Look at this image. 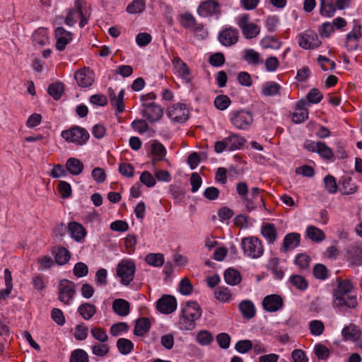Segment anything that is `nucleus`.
<instances>
[{"instance_id": "11", "label": "nucleus", "mask_w": 362, "mask_h": 362, "mask_svg": "<svg viewBox=\"0 0 362 362\" xmlns=\"http://www.w3.org/2000/svg\"><path fill=\"white\" fill-rule=\"evenodd\" d=\"M239 39V32L237 28L228 26L223 28L218 35L219 42L226 47L235 45Z\"/></svg>"}, {"instance_id": "51", "label": "nucleus", "mask_w": 362, "mask_h": 362, "mask_svg": "<svg viewBox=\"0 0 362 362\" xmlns=\"http://www.w3.org/2000/svg\"><path fill=\"white\" fill-rule=\"evenodd\" d=\"M324 185L326 190L330 194H335L337 192L338 186L334 176L328 175L324 178Z\"/></svg>"}, {"instance_id": "12", "label": "nucleus", "mask_w": 362, "mask_h": 362, "mask_svg": "<svg viewBox=\"0 0 362 362\" xmlns=\"http://www.w3.org/2000/svg\"><path fill=\"white\" fill-rule=\"evenodd\" d=\"M142 115L151 122L159 121L163 115V108L155 103H147L143 105Z\"/></svg>"}, {"instance_id": "43", "label": "nucleus", "mask_w": 362, "mask_h": 362, "mask_svg": "<svg viewBox=\"0 0 362 362\" xmlns=\"http://www.w3.org/2000/svg\"><path fill=\"white\" fill-rule=\"evenodd\" d=\"M117 347L121 354L127 355L134 349V344L128 339L120 338L117 341Z\"/></svg>"}, {"instance_id": "44", "label": "nucleus", "mask_w": 362, "mask_h": 362, "mask_svg": "<svg viewBox=\"0 0 362 362\" xmlns=\"http://www.w3.org/2000/svg\"><path fill=\"white\" fill-rule=\"evenodd\" d=\"M243 59L248 64L255 65L262 62V60L260 59L259 54L252 49H247L245 50Z\"/></svg>"}, {"instance_id": "57", "label": "nucleus", "mask_w": 362, "mask_h": 362, "mask_svg": "<svg viewBox=\"0 0 362 362\" xmlns=\"http://www.w3.org/2000/svg\"><path fill=\"white\" fill-rule=\"evenodd\" d=\"M88 329L84 324L77 325L74 329V337L76 340H85L88 337Z\"/></svg>"}, {"instance_id": "62", "label": "nucleus", "mask_w": 362, "mask_h": 362, "mask_svg": "<svg viewBox=\"0 0 362 362\" xmlns=\"http://www.w3.org/2000/svg\"><path fill=\"white\" fill-rule=\"evenodd\" d=\"M313 274L317 279L323 280L327 277L328 270L325 265L317 264L313 269Z\"/></svg>"}, {"instance_id": "21", "label": "nucleus", "mask_w": 362, "mask_h": 362, "mask_svg": "<svg viewBox=\"0 0 362 362\" xmlns=\"http://www.w3.org/2000/svg\"><path fill=\"white\" fill-rule=\"evenodd\" d=\"M75 79L81 87H89L94 81L93 71L89 69L84 68L76 72Z\"/></svg>"}, {"instance_id": "40", "label": "nucleus", "mask_w": 362, "mask_h": 362, "mask_svg": "<svg viewBox=\"0 0 362 362\" xmlns=\"http://www.w3.org/2000/svg\"><path fill=\"white\" fill-rule=\"evenodd\" d=\"M280 89L281 86L278 83L273 81L267 82L262 86V94L267 97L276 95L279 94Z\"/></svg>"}, {"instance_id": "6", "label": "nucleus", "mask_w": 362, "mask_h": 362, "mask_svg": "<svg viewBox=\"0 0 362 362\" xmlns=\"http://www.w3.org/2000/svg\"><path fill=\"white\" fill-rule=\"evenodd\" d=\"M197 13L202 17H215L218 19L221 14V5L216 0H206L200 3Z\"/></svg>"}, {"instance_id": "9", "label": "nucleus", "mask_w": 362, "mask_h": 362, "mask_svg": "<svg viewBox=\"0 0 362 362\" xmlns=\"http://www.w3.org/2000/svg\"><path fill=\"white\" fill-rule=\"evenodd\" d=\"M230 122L238 129H247L253 123L252 114L246 110L233 112Z\"/></svg>"}, {"instance_id": "32", "label": "nucleus", "mask_w": 362, "mask_h": 362, "mask_svg": "<svg viewBox=\"0 0 362 362\" xmlns=\"http://www.w3.org/2000/svg\"><path fill=\"white\" fill-rule=\"evenodd\" d=\"M151 322L146 317H141L136 321L134 334L136 336H143L148 332Z\"/></svg>"}, {"instance_id": "61", "label": "nucleus", "mask_w": 362, "mask_h": 362, "mask_svg": "<svg viewBox=\"0 0 362 362\" xmlns=\"http://www.w3.org/2000/svg\"><path fill=\"white\" fill-rule=\"evenodd\" d=\"M317 62H319L322 69L324 71L333 70L336 66L334 62L321 55L318 57Z\"/></svg>"}, {"instance_id": "1", "label": "nucleus", "mask_w": 362, "mask_h": 362, "mask_svg": "<svg viewBox=\"0 0 362 362\" xmlns=\"http://www.w3.org/2000/svg\"><path fill=\"white\" fill-rule=\"evenodd\" d=\"M202 309L196 302H187L182 310V317L180 320V328L185 330H192L195 327V321L200 318Z\"/></svg>"}, {"instance_id": "59", "label": "nucleus", "mask_w": 362, "mask_h": 362, "mask_svg": "<svg viewBox=\"0 0 362 362\" xmlns=\"http://www.w3.org/2000/svg\"><path fill=\"white\" fill-rule=\"evenodd\" d=\"M129 325L126 322H118L112 325L110 334L114 337H117L122 332H127Z\"/></svg>"}, {"instance_id": "18", "label": "nucleus", "mask_w": 362, "mask_h": 362, "mask_svg": "<svg viewBox=\"0 0 362 362\" xmlns=\"http://www.w3.org/2000/svg\"><path fill=\"white\" fill-rule=\"evenodd\" d=\"M111 105L116 110L117 113H122L124 110V90L122 89L117 95L115 94L112 88L107 90Z\"/></svg>"}, {"instance_id": "25", "label": "nucleus", "mask_w": 362, "mask_h": 362, "mask_svg": "<svg viewBox=\"0 0 362 362\" xmlns=\"http://www.w3.org/2000/svg\"><path fill=\"white\" fill-rule=\"evenodd\" d=\"M342 336L345 340L357 341L359 340L361 332L354 324H349L342 329Z\"/></svg>"}, {"instance_id": "60", "label": "nucleus", "mask_w": 362, "mask_h": 362, "mask_svg": "<svg viewBox=\"0 0 362 362\" xmlns=\"http://www.w3.org/2000/svg\"><path fill=\"white\" fill-rule=\"evenodd\" d=\"M253 347V344L250 340H241L236 343L235 348V349L241 353L245 354L252 349Z\"/></svg>"}, {"instance_id": "56", "label": "nucleus", "mask_w": 362, "mask_h": 362, "mask_svg": "<svg viewBox=\"0 0 362 362\" xmlns=\"http://www.w3.org/2000/svg\"><path fill=\"white\" fill-rule=\"evenodd\" d=\"M197 341L202 346L210 344L213 341L211 334L208 331H200L197 335Z\"/></svg>"}, {"instance_id": "29", "label": "nucleus", "mask_w": 362, "mask_h": 362, "mask_svg": "<svg viewBox=\"0 0 362 362\" xmlns=\"http://www.w3.org/2000/svg\"><path fill=\"white\" fill-rule=\"evenodd\" d=\"M260 189L258 187H253L251 189L250 194L247 195L242 202L248 211L256 209L255 201L259 198Z\"/></svg>"}, {"instance_id": "14", "label": "nucleus", "mask_w": 362, "mask_h": 362, "mask_svg": "<svg viewBox=\"0 0 362 362\" xmlns=\"http://www.w3.org/2000/svg\"><path fill=\"white\" fill-rule=\"evenodd\" d=\"M167 113L169 118L174 122H184L188 117V110L184 104L173 105L168 108Z\"/></svg>"}, {"instance_id": "24", "label": "nucleus", "mask_w": 362, "mask_h": 362, "mask_svg": "<svg viewBox=\"0 0 362 362\" xmlns=\"http://www.w3.org/2000/svg\"><path fill=\"white\" fill-rule=\"evenodd\" d=\"M300 240V235L296 233L286 235L284 239L283 245L281 248L282 252H286L298 246Z\"/></svg>"}, {"instance_id": "41", "label": "nucleus", "mask_w": 362, "mask_h": 362, "mask_svg": "<svg viewBox=\"0 0 362 362\" xmlns=\"http://www.w3.org/2000/svg\"><path fill=\"white\" fill-rule=\"evenodd\" d=\"M239 308L244 317L250 319L255 315V309L253 303L250 300H243L239 305Z\"/></svg>"}, {"instance_id": "30", "label": "nucleus", "mask_w": 362, "mask_h": 362, "mask_svg": "<svg viewBox=\"0 0 362 362\" xmlns=\"http://www.w3.org/2000/svg\"><path fill=\"white\" fill-rule=\"evenodd\" d=\"M261 233L269 243H274L277 238V231L275 226L267 223L262 227Z\"/></svg>"}, {"instance_id": "5", "label": "nucleus", "mask_w": 362, "mask_h": 362, "mask_svg": "<svg viewBox=\"0 0 362 362\" xmlns=\"http://www.w3.org/2000/svg\"><path fill=\"white\" fill-rule=\"evenodd\" d=\"M85 3L82 0H75L74 8L70 9L67 16L65 18V23L69 26H73L80 18L79 25L81 28L84 27L87 23L89 18V15L87 16L83 12V6Z\"/></svg>"}, {"instance_id": "7", "label": "nucleus", "mask_w": 362, "mask_h": 362, "mask_svg": "<svg viewBox=\"0 0 362 362\" xmlns=\"http://www.w3.org/2000/svg\"><path fill=\"white\" fill-rule=\"evenodd\" d=\"M136 267L132 260L123 259L117 265V274L124 285H129L134 279Z\"/></svg>"}, {"instance_id": "50", "label": "nucleus", "mask_w": 362, "mask_h": 362, "mask_svg": "<svg viewBox=\"0 0 362 362\" xmlns=\"http://www.w3.org/2000/svg\"><path fill=\"white\" fill-rule=\"evenodd\" d=\"M309 329L313 335L320 336L324 332V323L317 320H312L309 322Z\"/></svg>"}, {"instance_id": "49", "label": "nucleus", "mask_w": 362, "mask_h": 362, "mask_svg": "<svg viewBox=\"0 0 362 362\" xmlns=\"http://www.w3.org/2000/svg\"><path fill=\"white\" fill-rule=\"evenodd\" d=\"M69 362H89L88 354L83 349H76L71 353Z\"/></svg>"}, {"instance_id": "52", "label": "nucleus", "mask_w": 362, "mask_h": 362, "mask_svg": "<svg viewBox=\"0 0 362 362\" xmlns=\"http://www.w3.org/2000/svg\"><path fill=\"white\" fill-rule=\"evenodd\" d=\"M352 288V284L349 281H341L339 283L337 288L334 293V296L336 297L344 293H351Z\"/></svg>"}, {"instance_id": "4", "label": "nucleus", "mask_w": 362, "mask_h": 362, "mask_svg": "<svg viewBox=\"0 0 362 362\" xmlns=\"http://www.w3.org/2000/svg\"><path fill=\"white\" fill-rule=\"evenodd\" d=\"M241 246L244 254L251 258H259L264 252L262 241L254 236L243 238Z\"/></svg>"}, {"instance_id": "53", "label": "nucleus", "mask_w": 362, "mask_h": 362, "mask_svg": "<svg viewBox=\"0 0 362 362\" xmlns=\"http://www.w3.org/2000/svg\"><path fill=\"white\" fill-rule=\"evenodd\" d=\"M290 282L296 288L303 291L308 287V282L304 277L300 275H293L290 278Z\"/></svg>"}, {"instance_id": "3", "label": "nucleus", "mask_w": 362, "mask_h": 362, "mask_svg": "<svg viewBox=\"0 0 362 362\" xmlns=\"http://www.w3.org/2000/svg\"><path fill=\"white\" fill-rule=\"evenodd\" d=\"M61 135L67 142H71L78 146L85 144L90 137L89 133L86 129L78 126L62 131Z\"/></svg>"}, {"instance_id": "16", "label": "nucleus", "mask_w": 362, "mask_h": 362, "mask_svg": "<svg viewBox=\"0 0 362 362\" xmlns=\"http://www.w3.org/2000/svg\"><path fill=\"white\" fill-rule=\"evenodd\" d=\"M54 36L57 40L55 47L59 51L64 50L66 45L71 42L73 39V34L62 27H58L55 29Z\"/></svg>"}, {"instance_id": "22", "label": "nucleus", "mask_w": 362, "mask_h": 362, "mask_svg": "<svg viewBox=\"0 0 362 362\" xmlns=\"http://www.w3.org/2000/svg\"><path fill=\"white\" fill-rule=\"evenodd\" d=\"M354 26L351 32L347 34L346 46L348 49H354L358 46V41L361 37V25L354 21Z\"/></svg>"}, {"instance_id": "15", "label": "nucleus", "mask_w": 362, "mask_h": 362, "mask_svg": "<svg viewBox=\"0 0 362 362\" xmlns=\"http://www.w3.org/2000/svg\"><path fill=\"white\" fill-rule=\"evenodd\" d=\"M177 307L175 298L170 295H165L156 303V308L160 313L170 314L174 312Z\"/></svg>"}, {"instance_id": "54", "label": "nucleus", "mask_w": 362, "mask_h": 362, "mask_svg": "<svg viewBox=\"0 0 362 362\" xmlns=\"http://www.w3.org/2000/svg\"><path fill=\"white\" fill-rule=\"evenodd\" d=\"M230 103V99L226 95H218L214 100V105L220 110H226Z\"/></svg>"}, {"instance_id": "38", "label": "nucleus", "mask_w": 362, "mask_h": 362, "mask_svg": "<svg viewBox=\"0 0 362 362\" xmlns=\"http://www.w3.org/2000/svg\"><path fill=\"white\" fill-rule=\"evenodd\" d=\"M350 262L357 266L362 265V247L351 246L348 251Z\"/></svg>"}, {"instance_id": "58", "label": "nucleus", "mask_w": 362, "mask_h": 362, "mask_svg": "<svg viewBox=\"0 0 362 362\" xmlns=\"http://www.w3.org/2000/svg\"><path fill=\"white\" fill-rule=\"evenodd\" d=\"M119 172L123 176L132 177L134 175V168L129 163H121L119 165Z\"/></svg>"}, {"instance_id": "13", "label": "nucleus", "mask_w": 362, "mask_h": 362, "mask_svg": "<svg viewBox=\"0 0 362 362\" xmlns=\"http://www.w3.org/2000/svg\"><path fill=\"white\" fill-rule=\"evenodd\" d=\"M76 293L75 284L69 280L64 279L59 284L58 299L66 305L69 304L70 300Z\"/></svg>"}, {"instance_id": "39", "label": "nucleus", "mask_w": 362, "mask_h": 362, "mask_svg": "<svg viewBox=\"0 0 362 362\" xmlns=\"http://www.w3.org/2000/svg\"><path fill=\"white\" fill-rule=\"evenodd\" d=\"M308 238L314 242H321L325 239V233L317 227L310 226L306 229Z\"/></svg>"}, {"instance_id": "2", "label": "nucleus", "mask_w": 362, "mask_h": 362, "mask_svg": "<svg viewBox=\"0 0 362 362\" xmlns=\"http://www.w3.org/2000/svg\"><path fill=\"white\" fill-rule=\"evenodd\" d=\"M236 23L246 39H253L260 33V27L251 21L250 16L247 13L238 16Z\"/></svg>"}, {"instance_id": "46", "label": "nucleus", "mask_w": 362, "mask_h": 362, "mask_svg": "<svg viewBox=\"0 0 362 362\" xmlns=\"http://www.w3.org/2000/svg\"><path fill=\"white\" fill-rule=\"evenodd\" d=\"M92 352L94 355L99 357H104L110 352V346L105 343H96L91 347Z\"/></svg>"}, {"instance_id": "8", "label": "nucleus", "mask_w": 362, "mask_h": 362, "mask_svg": "<svg viewBox=\"0 0 362 362\" xmlns=\"http://www.w3.org/2000/svg\"><path fill=\"white\" fill-rule=\"evenodd\" d=\"M304 148L310 152L317 153L324 159L328 160H334V159L332 150L324 142L307 141L304 144Z\"/></svg>"}, {"instance_id": "35", "label": "nucleus", "mask_w": 362, "mask_h": 362, "mask_svg": "<svg viewBox=\"0 0 362 362\" xmlns=\"http://www.w3.org/2000/svg\"><path fill=\"white\" fill-rule=\"evenodd\" d=\"M214 297L218 301L226 303L232 300V294L228 287L218 286L214 291Z\"/></svg>"}, {"instance_id": "19", "label": "nucleus", "mask_w": 362, "mask_h": 362, "mask_svg": "<svg viewBox=\"0 0 362 362\" xmlns=\"http://www.w3.org/2000/svg\"><path fill=\"white\" fill-rule=\"evenodd\" d=\"M173 65L179 76L187 83L192 81L190 69L185 62L180 58L176 57L173 59Z\"/></svg>"}, {"instance_id": "47", "label": "nucleus", "mask_w": 362, "mask_h": 362, "mask_svg": "<svg viewBox=\"0 0 362 362\" xmlns=\"http://www.w3.org/2000/svg\"><path fill=\"white\" fill-rule=\"evenodd\" d=\"M145 261L149 265L160 267L164 262L163 255L160 253H151L146 256Z\"/></svg>"}, {"instance_id": "33", "label": "nucleus", "mask_w": 362, "mask_h": 362, "mask_svg": "<svg viewBox=\"0 0 362 362\" xmlns=\"http://www.w3.org/2000/svg\"><path fill=\"white\" fill-rule=\"evenodd\" d=\"M96 307L89 303H84L78 308V312L80 315L85 320H90L96 313Z\"/></svg>"}, {"instance_id": "34", "label": "nucleus", "mask_w": 362, "mask_h": 362, "mask_svg": "<svg viewBox=\"0 0 362 362\" xmlns=\"http://www.w3.org/2000/svg\"><path fill=\"white\" fill-rule=\"evenodd\" d=\"M66 168L71 175H78L82 173L83 164L77 158H70L66 161Z\"/></svg>"}, {"instance_id": "55", "label": "nucleus", "mask_w": 362, "mask_h": 362, "mask_svg": "<svg viewBox=\"0 0 362 362\" xmlns=\"http://www.w3.org/2000/svg\"><path fill=\"white\" fill-rule=\"evenodd\" d=\"M90 333L93 338L100 342L105 343L108 340V335L106 331L101 327L92 328Z\"/></svg>"}, {"instance_id": "45", "label": "nucleus", "mask_w": 362, "mask_h": 362, "mask_svg": "<svg viewBox=\"0 0 362 362\" xmlns=\"http://www.w3.org/2000/svg\"><path fill=\"white\" fill-rule=\"evenodd\" d=\"M146 3L144 0H134L127 7V11L131 14L141 13L144 11Z\"/></svg>"}, {"instance_id": "10", "label": "nucleus", "mask_w": 362, "mask_h": 362, "mask_svg": "<svg viewBox=\"0 0 362 362\" xmlns=\"http://www.w3.org/2000/svg\"><path fill=\"white\" fill-rule=\"evenodd\" d=\"M298 45L305 49H314L320 46L322 42L313 30H305L298 37Z\"/></svg>"}, {"instance_id": "17", "label": "nucleus", "mask_w": 362, "mask_h": 362, "mask_svg": "<svg viewBox=\"0 0 362 362\" xmlns=\"http://www.w3.org/2000/svg\"><path fill=\"white\" fill-rule=\"evenodd\" d=\"M284 305L283 298L276 294L269 295L263 299L262 306L268 312H276Z\"/></svg>"}, {"instance_id": "36", "label": "nucleus", "mask_w": 362, "mask_h": 362, "mask_svg": "<svg viewBox=\"0 0 362 362\" xmlns=\"http://www.w3.org/2000/svg\"><path fill=\"white\" fill-rule=\"evenodd\" d=\"M52 253L54 255L56 263L59 265L66 264L71 257L69 251L64 247H58L55 251H53Z\"/></svg>"}, {"instance_id": "37", "label": "nucleus", "mask_w": 362, "mask_h": 362, "mask_svg": "<svg viewBox=\"0 0 362 362\" xmlns=\"http://www.w3.org/2000/svg\"><path fill=\"white\" fill-rule=\"evenodd\" d=\"M336 11L334 0H320V13L325 17H332Z\"/></svg>"}, {"instance_id": "48", "label": "nucleus", "mask_w": 362, "mask_h": 362, "mask_svg": "<svg viewBox=\"0 0 362 362\" xmlns=\"http://www.w3.org/2000/svg\"><path fill=\"white\" fill-rule=\"evenodd\" d=\"M226 141L230 145V148L233 150L240 148L245 144V139L238 134H232L226 138Z\"/></svg>"}, {"instance_id": "28", "label": "nucleus", "mask_w": 362, "mask_h": 362, "mask_svg": "<svg viewBox=\"0 0 362 362\" xmlns=\"http://www.w3.org/2000/svg\"><path fill=\"white\" fill-rule=\"evenodd\" d=\"M151 154L153 158L151 160L152 165L155 167L157 162L163 160L165 156L166 151L163 144L154 142L151 144Z\"/></svg>"}, {"instance_id": "63", "label": "nucleus", "mask_w": 362, "mask_h": 362, "mask_svg": "<svg viewBox=\"0 0 362 362\" xmlns=\"http://www.w3.org/2000/svg\"><path fill=\"white\" fill-rule=\"evenodd\" d=\"M341 189L343 190V194H351L356 192L357 187L352 183L351 178L349 177L343 181Z\"/></svg>"}, {"instance_id": "23", "label": "nucleus", "mask_w": 362, "mask_h": 362, "mask_svg": "<svg viewBox=\"0 0 362 362\" xmlns=\"http://www.w3.org/2000/svg\"><path fill=\"white\" fill-rule=\"evenodd\" d=\"M334 303L337 307L346 306L350 308L356 307L358 304L357 298L352 293L334 297Z\"/></svg>"}, {"instance_id": "20", "label": "nucleus", "mask_w": 362, "mask_h": 362, "mask_svg": "<svg viewBox=\"0 0 362 362\" xmlns=\"http://www.w3.org/2000/svg\"><path fill=\"white\" fill-rule=\"evenodd\" d=\"M308 103L305 100H300L298 102L296 107V111L292 114L291 117V119L294 123L298 124L308 119Z\"/></svg>"}, {"instance_id": "27", "label": "nucleus", "mask_w": 362, "mask_h": 362, "mask_svg": "<svg viewBox=\"0 0 362 362\" xmlns=\"http://www.w3.org/2000/svg\"><path fill=\"white\" fill-rule=\"evenodd\" d=\"M112 310L117 315L127 316L129 313V303L122 298L116 299L112 303Z\"/></svg>"}, {"instance_id": "42", "label": "nucleus", "mask_w": 362, "mask_h": 362, "mask_svg": "<svg viewBox=\"0 0 362 362\" xmlns=\"http://www.w3.org/2000/svg\"><path fill=\"white\" fill-rule=\"evenodd\" d=\"M47 91L54 100H57L64 91V85L61 82L52 83L48 86Z\"/></svg>"}, {"instance_id": "64", "label": "nucleus", "mask_w": 362, "mask_h": 362, "mask_svg": "<svg viewBox=\"0 0 362 362\" xmlns=\"http://www.w3.org/2000/svg\"><path fill=\"white\" fill-rule=\"evenodd\" d=\"M33 41L36 45L43 46L48 42V37L44 30L36 31L33 34Z\"/></svg>"}, {"instance_id": "31", "label": "nucleus", "mask_w": 362, "mask_h": 362, "mask_svg": "<svg viewBox=\"0 0 362 362\" xmlns=\"http://www.w3.org/2000/svg\"><path fill=\"white\" fill-rule=\"evenodd\" d=\"M224 279L228 285L236 286L241 282L242 276L238 270L229 268L224 272Z\"/></svg>"}, {"instance_id": "26", "label": "nucleus", "mask_w": 362, "mask_h": 362, "mask_svg": "<svg viewBox=\"0 0 362 362\" xmlns=\"http://www.w3.org/2000/svg\"><path fill=\"white\" fill-rule=\"evenodd\" d=\"M68 230L70 232L71 236L78 242L82 240L86 235V231L83 226L77 222L69 223Z\"/></svg>"}]
</instances>
